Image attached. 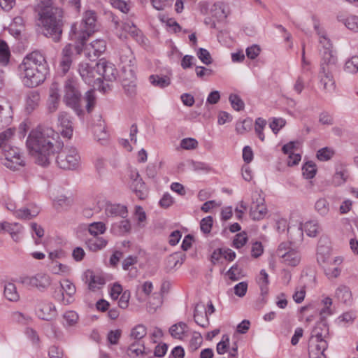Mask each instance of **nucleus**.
Masks as SVG:
<instances>
[{"label":"nucleus","instance_id":"1","mask_svg":"<svg viewBox=\"0 0 358 358\" xmlns=\"http://www.w3.org/2000/svg\"><path fill=\"white\" fill-rule=\"evenodd\" d=\"M29 152L41 166L50 164V157L63 148L59 136L52 127L38 125L31 131L26 141Z\"/></svg>","mask_w":358,"mask_h":358},{"label":"nucleus","instance_id":"2","mask_svg":"<svg viewBox=\"0 0 358 358\" xmlns=\"http://www.w3.org/2000/svg\"><path fill=\"white\" fill-rule=\"evenodd\" d=\"M36 11L42 34L55 43L59 42L65 24L63 10L54 6L52 0H38Z\"/></svg>","mask_w":358,"mask_h":358},{"label":"nucleus","instance_id":"3","mask_svg":"<svg viewBox=\"0 0 358 358\" xmlns=\"http://www.w3.org/2000/svg\"><path fill=\"white\" fill-rule=\"evenodd\" d=\"M23 84L28 87H36L43 83L48 72L45 57L38 51L27 55L18 66Z\"/></svg>","mask_w":358,"mask_h":358},{"label":"nucleus","instance_id":"4","mask_svg":"<svg viewBox=\"0 0 358 358\" xmlns=\"http://www.w3.org/2000/svg\"><path fill=\"white\" fill-rule=\"evenodd\" d=\"M64 101L66 106L73 109L78 116H81L84 113V104L88 113L93 110L96 101L94 91L88 90L85 96H82L76 81L73 78H69L64 83Z\"/></svg>","mask_w":358,"mask_h":358},{"label":"nucleus","instance_id":"5","mask_svg":"<svg viewBox=\"0 0 358 358\" xmlns=\"http://www.w3.org/2000/svg\"><path fill=\"white\" fill-rule=\"evenodd\" d=\"M124 55H120V60L124 66L121 75L122 86L125 94L129 98H134L137 94L136 78L133 69L134 57L129 48H127Z\"/></svg>","mask_w":358,"mask_h":358},{"label":"nucleus","instance_id":"6","mask_svg":"<svg viewBox=\"0 0 358 358\" xmlns=\"http://www.w3.org/2000/svg\"><path fill=\"white\" fill-rule=\"evenodd\" d=\"M95 13L92 10L85 12L82 22L78 24L74 23L71 25L69 38L72 41H79L83 43L84 41L94 32L96 27Z\"/></svg>","mask_w":358,"mask_h":358},{"label":"nucleus","instance_id":"7","mask_svg":"<svg viewBox=\"0 0 358 358\" xmlns=\"http://www.w3.org/2000/svg\"><path fill=\"white\" fill-rule=\"evenodd\" d=\"M228 15L229 8L224 3L203 1V22L209 28H216V22L224 20Z\"/></svg>","mask_w":358,"mask_h":358},{"label":"nucleus","instance_id":"8","mask_svg":"<svg viewBox=\"0 0 358 358\" xmlns=\"http://www.w3.org/2000/svg\"><path fill=\"white\" fill-rule=\"evenodd\" d=\"M58 153L56 162L58 166L62 169H76L80 162V157L76 148L66 147L57 152Z\"/></svg>","mask_w":358,"mask_h":358},{"label":"nucleus","instance_id":"9","mask_svg":"<svg viewBox=\"0 0 358 358\" xmlns=\"http://www.w3.org/2000/svg\"><path fill=\"white\" fill-rule=\"evenodd\" d=\"M5 157L3 164L13 170L18 169L19 166H24V162L17 147H12L10 145H5L2 148Z\"/></svg>","mask_w":358,"mask_h":358},{"label":"nucleus","instance_id":"10","mask_svg":"<svg viewBox=\"0 0 358 358\" xmlns=\"http://www.w3.org/2000/svg\"><path fill=\"white\" fill-rule=\"evenodd\" d=\"M278 257L282 259V262L291 266H296L301 261L300 253L289 247L288 243H281L276 252Z\"/></svg>","mask_w":358,"mask_h":358},{"label":"nucleus","instance_id":"11","mask_svg":"<svg viewBox=\"0 0 358 358\" xmlns=\"http://www.w3.org/2000/svg\"><path fill=\"white\" fill-rule=\"evenodd\" d=\"M266 213L267 209L264 204V196L258 191L252 192L250 210V217L254 220H259L263 219Z\"/></svg>","mask_w":358,"mask_h":358},{"label":"nucleus","instance_id":"12","mask_svg":"<svg viewBox=\"0 0 358 358\" xmlns=\"http://www.w3.org/2000/svg\"><path fill=\"white\" fill-rule=\"evenodd\" d=\"M78 71L83 80L88 85H92L96 80L101 82L97 63L92 66L88 63L82 62L79 64Z\"/></svg>","mask_w":358,"mask_h":358},{"label":"nucleus","instance_id":"13","mask_svg":"<svg viewBox=\"0 0 358 358\" xmlns=\"http://www.w3.org/2000/svg\"><path fill=\"white\" fill-rule=\"evenodd\" d=\"M36 314L41 320L52 321L57 315V311L55 305L50 302L41 301L36 308Z\"/></svg>","mask_w":358,"mask_h":358},{"label":"nucleus","instance_id":"14","mask_svg":"<svg viewBox=\"0 0 358 358\" xmlns=\"http://www.w3.org/2000/svg\"><path fill=\"white\" fill-rule=\"evenodd\" d=\"M13 115V112L10 102L4 97H0V129L11 123Z\"/></svg>","mask_w":358,"mask_h":358},{"label":"nucleus","instance_id":"15","mask_svg":"<svg viewBox=\"0 0 358 358\" xmlns=\"http://www.w3.org/2000/svg\"><path fill=\"white\" fill-rule=\"evenodd\" d=\"M97 71L101 77V81L104 79L107 81H113L116 79L117 70L115 65L104 59H100L97 62Z\"/></svg>","mask_w":358,"mask_h":358},{"label":"nucleus","instance_id":"16","mask_svg":"<svg viewBox=\"0 0 358 358\" xmlns=\"http://www.w3.org/2000/svg\"><path fill=\"white\" fill-rule=\"evenodd\" d=\"M130 178L132 180L130 185L131 190L140 199H143L146 196V187L138 172L131 171Z\"/></svg>","mask_w":358,"mask_h":358},{"label":"nucleus","instance_id":"17","mask_svg":"<svg viewBox=\"0 0 358 358\" xmlns=\"http://www.w3.org/2000/svg\"><path fill=\"white\" fill-rule=\"evenodd\" d=\"M338 67V59L332 50H325L322 55L320 70L334 71Z\"/></svg>","mask_w":358,"mask_h":358},{"label":"nucleus","instance_id":"18","mask_svg":"<svg viewBox=\"0 0 358 358\" xmlns=\"http://www.w3.org/2000/svg\"><path fill=\"white\" fill-rule=\"evenodd\" d=\"M327 341L317 342V340L309 339L308 355L310 358H325L324 351L327 348Z\"/></svg>","mask_w":358,"mask_h":358},{"label":"nucleus","instance_id":"19","mask_svg":"<svg viewBox=\"0 0 358 358\" xmlns=\"http://www.w3.org/2000/svg\"><path fill=\"white\" fill-rule=\"evenodd\" d=\"M75 48L74 45L67 44L62 50V56L59 64V68L63 74L69 71L72 64Z\"/></svg>","mask_w":358,"mask_h":358},{"label":"nucleus","instance_id":"20","mask_svg":"<svg viewBox=\"0 0 358 358\" xmlns=\"http://www.w3.org/2000/svg\"><path fill=\"white\" fill-rule=\"evenodd\" d=\"M84 279L85 282L88 284L89 289H100L106 282V280L103 275L95 274L90 270H87L85 272Z\"/></svg>","mask_w":358,"mask_h":358},{"label":"nucleus","instance_id":"21","mask_svg":"<svg viewBox=\"0 0 358 358\" xmlns=\"http://www.w3.org/2000/svg\"><path fill=\"white\" fill-rule=\"evenodd\" d=\"M333 72L322 70L319 71L320 83L323 86V89L327 92H332L336 87Z\"/></svg>","mask_w":358,"mask_h":358},{"label":"nucleus","instance_id":"22","mask_svg":"<svg viewBox=\"0 0 358 358\" xmlns=\"http://www.w3.org/2000/svg\"><path fill=\"white\" fill-rule=\"evenodd\" d=\"M329 328L327 322L320 321L311 331L310 339L317 340V342L326 341L324 338L328 334Z\"/></svg>","mask_w":358,"mask_h":358},{"label":"nucleus","instance_id":"23","mask_svg":"<svg viewBox=\"0 0 358 358\" xmlns=\"http://www.w3.org/2000/svg\"><path fill=\"white\" fill-rule=\"evenodd\" d=\"M297 143V142L291 141L284 145L282 148L285 154H289L287 164L289 166L296 165L301 161V155L299 154H294L292 152Z\"/></svg>","mask_w":358,"mask_h":358},{"label":"nucleus","instance_id":"24","mask_svg":"<svg viewBox=\"0 0 358 358\" xmlns=\"http://www.w3.org/2000/svg\"><path fill=\"white\" fill-rule=\"evenodd\" d=\"M108 217H120L125 218L127 216V209L124 206L120 204H108L105 209Z\"/></svg>","mask_w":358,"mask_h":358},{"label":"nucleus","instance_id":"25","mask_svg":"<svg viewBox=\"0 0 358 358\" xmlns=\"http://www.w3.org/2000/svg\"><path fill=\"white\" fill-rule=\"evenodd\" d=\"M40 101V94L36 91L29 92L26 97L25 110L32 113L38 106Z\"/></svg>","mask_w":358,"mask_h":358},{"label":"nucleus","instance_id":"26","mask_svg":"<svg viewBox=\"0 0 358 358\" xmlns=\"http://www.w3.org/2000/svg\"><path fill=\"white\" fill-rule=\"evenodd\" d=\"M39 213V209L37 207L22 208L14 211L13 215L18 219L31 220L36 217Z\"/></svg>","mask_w":358,"mask_h":358},{"label":"nucleus","instance_id":"27","mask_svg":"<svg viewBox=\"0 0 358 358\" xmlns=\"http://www.w3.org/2000/svg\"><path fill=\"white\" fill-rule=\"evenodd\" d=\"M85 41L83 43L79 41H74L76 45H74L75 50L77 55L84 54L85 57L88 58L91 61L95 60L97 57H94V50L90 48V44L85 45Z\"/></svg>","mask_w":358,"mask_h":358},{"label":"nucleus","instance_id":"28","mask_svg":"<svg viewBox=\"0 0 358 358\" xmlns=\"http://www.w3.org/2000/svg\"><path fill=\"white\" fill-rule=\"evenodd\" d=\"M62 324L64 328L69 329L75 327L79 320L78 314L73 310H69L64 313Z\"/></svg>","mask_w":358,"mask_h":358},{"label":"nucleus","instance_id":"29","mask_svg":"<svg viewBox=\"0 0 358 358\" xmlns=\"http://www.w3.org/2000/svg\"><path fill=\"white\" fill-rule=\"evenodd\" d=\"M162 303V292H152L149 294V297L147 300V306L149 311H155L156 309L161 306Z\"/></svg>","mask_w":358,"mask_h":358},{"label":"nucleus","instance_id":"30","mask_svg":"<svg viewBox=\"0 0 358 358\" xmlns=\"http://www.w3.org/2000/svg\"><path fill=\"white\" fill-rule=\"evenodd\" d=\"M187 331V326L182 322L172 325L169 329L171 336L176 339H182Z\"/></svg>","mask_w":358,"mask_h":358},{"label":"nucleus","instance_id":"31","mask_svg":"<svg viewBox=\"0 0 358 358\" xmlns=\"http://www.w3.org/2000/svg\"><path fill=\"white\" fill-rule=\"evenodd\" d=\"M301 229L310 237H315L320 232V227L316 220H310L306 222Z\"/></svg>","mask_w":358,"mask_h":358},{"label":"nucleus","instance_id":"32","mask_svg":"<svg viewBox=\"0 0 358 358\" xmlns=\"http://www.w3.org/2000/svg\"><path fill=\"white\" fill-rule=\"evenodd\" d=\"M131 229V224L128 220H122L119 222L113 223L111 226V231L115 234H124Z\"/></svg>","mask_w":358,"mask_h":358},{"label":"nucleus","instance_id":"33","mask_svg":"<svg viewBox=\"0 0 358 358\" xmlns=\"http://www.w3.org/2000/svg\"><path fill=\"white\" fill-rule=\"evenodd\" d=\"M348 178V171L343 167L338 168L332 178V184L335 186H340L346 182Z\"/></svg>","mask_w":358,"mask_h":358},{"label":"nucleus","instance_id":"34","mask_svg":"<svg viewBox=\"0 0 358 358\" xmlns=\"http://www.w3.org/2000/svg\"><path fill=\"white\" fill-rule=\"evenodd\" d=\"M322 304L323 305V308L320 311V321L327 322V317L334 313L333 310L331 308L332 300L329 297H326L322 300Z\"/></svg>","mask_w":358,"mask_h":358},{"label":"nucleus","instance_id":"35","mask_svg":"<svg viewBox=\"0 0 358 358\" xmlns=\"http://www.w3.org/2000/svg\"><path fill=\"white\" fill-rule=\"evenodd\" d=\"M34 288L48 289L50 285V277L45 274H38L34 277Z\"/></svg>","mask_w":358,"mask_h":358},{"label":"nucleus","instance_id":"36","mask_svg":"<svg viewBox=\"0 0 358 358\" xmlns=\"http://www.w3.org/2000/svg\"><path fill=\"white\" fill-rule=\"evenodd\" d=\"M90 48L94 50V57H99L106 49L104 40L96 39L90 43Z\"/></svg>","mask_w":358,"mask_h":358},{"label":"nucleus","instance_id":"37","mask_svg":"<svg viewBox=\"0 0 358 358\" xmlns=\"http://www.w3.org/2000/svg\"><path fill=\"white\" fill-rule=\"evenodd\" d=\"M55 299L62 305L66 306L75 301L74 292H55Z\"/></svg>","mask_w":358,"mask_h":358},{"label":"nucleus","instance_id":"38","mask_svg":"<svg viewBox=\"0 0 358 358\" xmlns=\"http://www.w3.org/2000/svg\"><path fill=\"white\" fill-rule=\"evenodd\" d=\"M107 244V241L100 237L94 236L87 242L89 249L92 251H96L104 248Z\"/></svg>","mask_w":358,"mask_h":358},{"label":"nucleus","instance_id":"39","mask_svg":"<svg viewBox=\"0 0 358 358\" xmlns=\"http://www.w3.org/2000/svg\"><path fill=\"white\" fill-rule=\"evenodd\" d=\"M150 82L154 86L164 88L170 85V79L167 76H159L158 75H152L149 78Z\"/></svg>","mask_w":358,"mask_h":358},{"label":"nucleus","instance_id":"40","mask_svg":"<svg viewBox=\"0 0 358 358\" xmlns=\"http://www.w3.org/2000/svg\"><path fill=\"white\" fill-rule=\"evenodd\" d=\"M344 71L347 73L351 74L356 73L358 71V56H352L345 62Z\"/></svg>","mask_w":358,"mask_h":358},{"label":"nucleus","instance_id":"41","mask_svg":"<svg viewBox=\"0 0 358 358\" xmlns=\"http://www.w3.org/2000/svg\"><path fill=\"white\" fill-rule=\"evenodd\" d=\"M147 334V329L143 324L135 326L131 331L130 337L134 340L140 341Z\"/></svg>","mask_w":358,"mask_h":358},{"label":"nucleus","instance_id":"42","mask_svg":"<svg viewBox=\"0 0 358 358\" xmlns=\"http://www.w3.org/2000/svg\"><path fill=\"white\" fill-rule=\"evenodd\" d=\"M315 208L320 215L324 216L329 211V203L326 199L320 198L316 201Z\"/></svg>","mask_w":358,"mask_h":358},{"label":"nucleus","instance_id":"43","mask_svg":"<svg viewBox=\"0 0 358 358\" xmlns=\"http://www.w3.org/2000/svg\"><path fill=\"white\" fill-rule=\"evenodd\" d=\"M10 53L7 43L0 40V63L3 65L8 64Z\"/></svg>","mask_w":358,"mask_h":358},{"label":"nucleus","instance_id":"44","mask_svg":"<svg viewBox=\"0 0 358 358\" xmlns=\"http://www.w3.org/2000/svg\"><path fill=\"white\" fill-rule=\"evenodd\" d=\"M302 170L303 175L308 179L313 178L317 172L316 165L313 162H306L303 166Z\"/></svg>","mask_w":358,"mask_h":358},{"label":"nucleus","instance_id":"45","mask_svg":"<svg viewBox=\"0 0 358 358\" xmlns=\"http://www.w3.org/2000/svg\"><path fill=\"white\" fill-rule=\"evenodd\" d=\"M106 231V226L101 222H93L88 226L89 233L94 236H97L99 234H102Z\"/></svg>","mask_w":358,"mask_h":358},{"label":"nucleus","instance_id":"46","mask_svg":"<svg viewBox=\"0 0 358 358\" xmlns=\"http://www.w3.org/2000/svg\"><path fill=\"white\" fill-rule=\"evenodd\" d=\"M266 126V121L264 119H263L262 117H258L255 120V133L257 135L258 138L262 141H264V138H265L264 134L263 133V130Z\"/></svg>","mask_w":358,"mask_h":358},{"label":"nucleus","instance_id":"47","mask_svg":"<svg viewBox=\"0 0 358 358\" xmlns=\"http://www.w3.org/2000/svg\"><path fill=\"white\" fill-rule=\"evenodd\" d=\"M51 90L48 108L49 113H54L58 108L59 95L57 92H54L52 88Z\"/></svg>","mask_w":358,"mask_h":358},{"label":"nucleus","instance_id":"48","mask_svg":"<svg viewBox=\"0 0 358 358\" xmlns=\"http://www.w3.org/2000/svg\"><path fill=\"white\" fill-rule=\"evenodd\" d=\"M13 320L15 322L22 325H27L32 321V318L30 316L24 315L20 312L13 313Z\"/></svg>","mask_w":358,"mask_h":358},{"label":"nucleus","instance_id":"49","mask_svg":"<svg viewBox=\"0 0 358 358\" xmlns=\"http://www.w3.org/2000/svg\"><path fill=\"white\" fill-rule=\"evenodd\" d=\"M15 130L8 128L3 132L0 133V148H3L5 145H9L8 142L14 134Z\"/></svg>","mask_w":358,"mask_h":358},{"label":"nucleus","instance_id":"50","mask_svg":"<svg viewBox=\"0 0 358 358\" xmlns=\"http://www.w3.org/2000/svg\"><path fill=\"white\" fill-rule=\"evenodd\" d=\"M94 134L95 138L99 141H106L108 138V134L106 131L105 127L101 124L94 126Z\"/></svg>","mask_w":358,"mask_h":358},{"label":"nucleus","instance_id":"51","mask_svg":"<svg viewBox=\"0 0 358 358\" xmlns=\"http://www.w3.org/2000/svg\"><path fill=\"white\" fill-rule=\"evenodd\" d=\"M121 336V329L110 330L108 333L107 341L110 345H117Z\"/></svg>","mask_w":358,"mask_h":358},{"label":"nucleus","instance_id":"52","mask_svg":"<svg viewBox=\"0 0 358 358\" xmlns=\"http://www.w3.org/2000/svg\"><path fill=\"white\" fill-rule=\"evenodd\" d=\"M345 27L355 32L358 31V17L356 15L348 16L345 20Z\"/></svg>","mask_w":358,"mask_h":358},{"label":"nucleus","instance_id":"53","mask_svg":"<svg viewBox=\"0 0 358 358\" xmlns=\"http://www.w3.org/2000/svg\"><path fill=\"white\" fill-rule=\"evenodd\" d=\"M229 100L234 110L239 111L244 108V103L238 95L231 94L229 97Z\"/></svg>","mask_w":358,"mask_h":358},{"label":"nucleus","instance_id":"54","mask_svg":"<svg viewBox=\"0 0 358 358\" xmlns=\"http://www.w3.org/2000/svg\"><path fill=\"white\" fill-rule=\"evenodd\" d=\"M58 122L63 128L69 129L72 127L71 117L66 112H61L58 115Z\"/></svg>","mask_w":358,"mask_h":358},{"label":"nucleus","instance_id":"55","mask_svg":"<svg viewBox=\"0 0 358 358\" xmlns=\"http://www.w3.org/2000/svg\"><path fill=\"white\" fill-rule=\"evenodd\" d=\"M127 351L129 355H131L129 352L136 354L137 356L139 355H143L145 354V345L143 343L140 344L138 341L134 342L129 346Z\"/></svg>","mask_w":358,"mask_h":358},{"label":"nucleus","instance_id":"56","mask_svg":"<svg viewBox=\"0 0 358 358\" xmlns=\"http://www.w3.org/2000/svg\"><path fill=\"white\" fill-rule=\"evenodd\" d=\"M257 284L262 291L268 289V277L264 270H262L257 279Z\"/></svg>","mask_w":358,"mask_h":358},{"label":"nucleus","instance_id":"57","mask_svg":"<svg viewBox=\"0 0 358 358\" xmlns=\"http://www.w3.org/2000/svg\"><path fill=\"white\" fill-rule=\"evenodd\" d=\"M301 281L304 284L301 291H305L306 289L314 288L313 285L315 283V278L313 275H306L301 277Z\"/></svg>","mask_w":358,"mask_h":358},{"label":"nucleus","instance_id":"58","mask_svg":"<svg viewBox=\"0 0 358 358\" xmlns=\"http://www.w3.org/2000/svg\"><path fill=\"white\" fill-rule=\"evenodd\" d=\"M229 338L227 335H223L222 341L217 345V352L220 355H223L227 352V349L229 348Z\"/></svg>","mask_w":358,"mask_h":358},{"label":"nucleus","instance_id":"59","mask_svg":"<svg viewBox=\"0 0 358 358\" xmlns=\"http://www.w3.org/2000/svg\"><path fill=\"white\" fill-rule=\"evenodd\" d=\"M198 146V141L193 138H183L180 141V147L185 150H192Z\"/></svg>","mask_w":358,"mask_h":358},{"label":"nucleus","instance_id":"60","mask_svg":"<svg viewBox=\"0 0 358 358\" xmlns=\"http://www.w3.org/2000/svg\"><path fill=\"white\" fill-rule=\"evenodd\" d=\"M247 239L248 238L245 232H241L236 234L233 241L234 246L236 248H241L246 243Z\"/></svg>","mask_w":358,"mask_h":358},{"label":"nucleus","instance_id":"61","mask_svg":"<svg viewBox=\"0 0 358 358\" xmlns=\"http://www.w3.org/2000/svg\"><path fill=\"white\" fill-rule=\"evenodd\" d=\"M257 296H255L256 299L255 307L256 309H260L266 303L268 292H257Z\"/></svg>","mask_w":358,"mask_h":358},{"label":"nucleus","instance_id":"62","mask_svg":"<svg viewBox=\"0 0 358 358\" xmlns=\"http://www.w3.org/2000/svg\"><path fill=\"white\" fill-rule=\"evenodd\" d=\"M333 152L328 148H324L317 151V157L320 161H327L331 159Z\"/></svg>","mask_w":358,"mask_h":358},{"label":"nucleus","instance_id":"63","mask_svg":"<svg viewBox=\"0 0 358 358\" xmlns=\"http://www.w3.org/2000/svg\"><path fill=\"white\" fill-rule=\"evenodd\" d=\"M285 124V120L282 118H273L272 122L270 123V128L272 129L274 134H277L279 130L284 127Z\"/></svg>","mask_w":358,"mask_h":358},{"label":"nucleus","instance_id":"64","mask_svg":"<svg viewBox=\"0 0 358 358\" xmlns=\"http://www.w3.org/2000/svg\"><path fill=\"white\" fill-rule=\"evenodd\" d=\"M48 355L50 358H62L63 350L57 345H52L49 348Z\"/></svg>","mask_w":358,"mask_h":358}]
</instances>
